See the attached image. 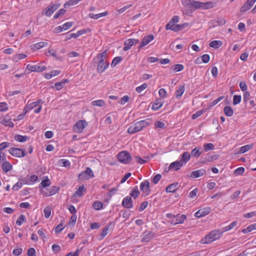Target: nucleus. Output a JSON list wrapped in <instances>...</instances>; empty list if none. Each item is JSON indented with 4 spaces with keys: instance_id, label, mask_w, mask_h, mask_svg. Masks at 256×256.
Wrapping results in <instances>:
<instances>
[{
    "instance_id": "1",
    "label": "nucleus",
    "mask_w": 256,
    "mask_h": 256,
    "mask_svg": "<svg viewBox=\"0 0 256 256\" xmlns=\"http://www.w3.org/2000/svg\"><path fill=\"white\" fill-rule=\"evenodd\" d=\"M106 56L107 50H105L97 54L94 58L98 60L96 71L98 74H102L109 67L110 63L106 60Z\"/></svg>"
},
{
    "instance_id": "2",
    "label": "nucleus",
    "mask_w": 256,
    "mask_h": 256,
    "mask_svg": "<svg viewBox=\"0 0 256 256\" xmlns=\"http://www.w3.org/2000/svg\"><path fill=\"white\" fill-rule=\"evenodd\" d=\"M214 6V4L212 2H202L196 0H192L188 11L192 12L196 9L208 10L212 8Z\"/></svg>"
},
{
    "instance_id": "3",
    "label": "nucleus",
    "mask_w": 256,
    "mask_h": 256,
    "mask_svg": "<svg viewBox=\"0 0 256 256\" xmlns=\"http://www.w3.org/2000/svg\"><path fill=\"white\" fill-rule=\"evenodd\" d=\"M150 121L149 119L142 120L131 126L128 130V133L133 134L140 131L144 128L147 126Z\"/></svg>"
},
{
    "instance_id": "4",
    "label": "nucleus",
    "mask_w": 256,
    "mask_h": 256,
    "mask_svg": "<svg viewBox=\"0 0 256 256\" xmlns=\"http://www.w3.org/2000/svg\"><path fill=\"white\" fill-rule=\"evenodd\" d=\"M223 231L213 230L206 235L204 238L201 240V243L203 244H208L213 241L218 239L222 236Z\"/></svg>"
},
{
    "instance_id": "5",
    "label": "nucleus",
    "mask_w": 256,
    "mask_h": 256,
    "mask_svg": "<svg viewBox=\"0 0 256 256\" xmlns=\"http://www.w3.org/2000/svg\"><path fill=\"white\" fill-rule=\"evenodd\" d=\"M42 108L40 101L32 102L28 104L25 108V112H40Z\"/></svg>"
},
{
    "instance_id": "6",
    "label": "nucleus",
    "mask_w": 256,
    "mask_h": 256,
    "mask_svg": "<svg viewBox=\"0 0 256 256\" xmlns=\"http://www.w3.org/2000/svg\"><path fill=\"white\" fill-rule=\"evenodd\" d=\"M46 69V66L43 63H38L36 65L28 64L26 70L30 72H40L45 70Z\"/></svg>"
},
{
    "instance_id": "7",
    "label": "nucleus",
    "mask_w": 256,
    "mask_h": 256,
    "mask_svg": "<svg viewBox=\"0 0 256 256\" xmlns=\"http://www.w3.org/2000/svg\"><path fill=\"white\" fill-rule=\"evenodd\" d=\"M118 160L122 164H128L130 162L132 158L130 153L126 151H122L118 154Z\"/></svg>"
},
{
    "instance_id": "8",
    "label": "nucleus",
    "mask_w": 256,
    "mask_h": 256,
    "mask_svg": "<svg viewBox=\"0 0 256 256\" xmlns=\"http://www.w3.org/2000/svg\"><path fill=\"white\" fill-rule=\"evenodd\" d=\"M94 176L93 172L89 167H87L86 170L82 172L78 176L80 180H89Z\"/></svg>"
},
{
    "instance_id": "9",
    "label": "nucleus",
    "mask_w": 256,
    "mask_h": 256,
    "mask_svg": "<svg viewBox=\"0 0 256 256\" xmlns=\"http://www.w3.org/2000/svg\"><path fill=\"white\" fill-rule=\"evenodd\" d=\"M8 152L12 156L16 157L22 158L26 154L25 149L11 148L9 149Z\"/></svg>"
},
{
    "instance_id": "10",
    "label": "nucleus",
    "mask_w": 256,
    "mask_h": 256,
    "mask_svg": "<svg viewBox=\"0 0 256 256\" xmlns=\"http://www.w3.org/2000/svg\"><path fill=\"white\" fill-rule=\"evenodd\" d=\"M188 26V23H184V24H172L170 27L169 26V24H166V30H172L174 32H177L180 30H183L186 26Z\"/></svg>"
},
{
    "instance_id": "11",
    "label": "nucleus",
    "mask_w": 256,
    "mask_h": 256,
    "mask_svg": "<svg viewBox=\"0 0 256 256\" xmlns=\"http://www.w3.org/2000/svg\"><path fill=\"white\" fill-rule=\"evenodd\" d=\"M60 6V4H54L50 5L47 7L44 11V14L48 17H50L52 14Z\"/></svg>"
},
{
    "instance_id": "12",
    "label": "nucleus",
    "mask_w": 256,
    "mask_h": 256,
    "mask_svg": "<svg viewBox=\"0 0 256 256\" xmlns=\"http://www.w3.org/2000/svg\"><path fill=\"white\" fill-rule=\"evenodd\" d=\"M87 126V122L84 120H78L74 126V128L76 132L80 133L86 126Z\"/></svg>"
},
{
    "instance_id": "13",
    "label": "nucleus",
    "mask_w": 256,
    "mask_h": 256,
    "mask_svg": "<svg viewBox=\"0 0 256 256\" xmlns=\"http://www.w3.org/2000/svg\"><path fill=\"white\" fill-rule=\"evenodd\" d=\"M138 42H139V40L137 39H135V38L128 39L124 42L123 50L124 51H127L128 50H130L133 45L137 44Z\"/></svg>"
},
{
    "instance_id": "14",
    "label": "nucleus",
    "mask_w": 256,
    "mask_h": 256,
    "mask_svg": "<svg viewBox=\"0 0 256 256\" xmlns=\"http://www.w3.org/2000/svg\"><path fill=\"white\" fill-rule=\"evenodd\" d=\"M186 219V216L185 214H176L172 219L170 222L173 224H182Z\"/></svg>"
},
{
    "instance_id": "15",
    "label": "nucleus",
    "mask_w": 256,
    "mask_h": 256,
    "mask_svg": "<svg viewBox=\"0 0 256 256\" xmlns=\"http://www.w3.org/2000/svg\"><path fill=\"white\" fill-rule=\"evenodd\" d=\"M140 190L145 194L146 196L149 194L150 192V183L148 180L142 182L140 184Z\"/></svg>"
},
{
    "instance_id": "16",
    "label": "nucleus",
    "mask_w": 256,
    "mask_h": 256,
    "mask_svg": "<svg viewBox=\"0 0 256 256\" xmlns=\"http://www.w3.org/2000/svg\"><path fill=\"white\" fill-rule=\"evenodd\" d=\"M0 124L10 127H13L14 126L11 120V118L8 114L0 118Z\"/></svg>"
},
{
    "instance_id": "17",
    "label": "nucleus",
    "mask_w": 256,
    "mask_h": 256,
    "mask_svg": "<svg viewBox=\"0 0 256 256\" xmlns=\"http://www.w3.org/2000/svg\"><path fill=\"white\" fill-rule=\"evenodd\" d=\"M154 36L153 34H150L145 36L142 40L140 45V48H142L148 44L150 42L154 40Z\"/></svg>"
},
{
    "instance_id": "18",
    "label": "nucleus",
    "mask_w": 256,
    "mask_h": 256,
    "mask_svg": "<svg viewBox=\"0 0 256 256\" xmlns=\"http://www.w3.org/2000/svg\"><path fill=\"white\" fill-rule=\"evenodd\" d=\"M210 212V208L208 207L201 208L195 213L194 216L196 218H201L208 214Z\"/></svg>"
},
{
    "instance_id": "19",
    "label": "nucleus",
    "mask_w": 256,
    "mask_h": 256,
    "mask_svg": "<svg viewBox=\"0 0 256 256\" xmlns=\"http://www.w3.org/2000/svg\"><path fill=\"white\" fill-rule=\"evenodd\" d=\"M122 206L126 208H132V200L130 196L125 197L122 202Z\"/></svg>"
},
{
    "instance_id": "20",
    "label": "nucleus",
    "mask_w": 256,
    "mask_h": 256,
    "mask_svg": "<svg viewBox=\"0 0 256 256\" xmlns=\"http://www.w3.org/2000/svg\"><path fill=\"white\" fill-rule=\"evenodd\" d=\"M144 236L142 238V242H148L152 240L155 234L152 232H149L148 234L144 233Z\"/></svg>"
},
{
    "instance_id": "21",
    "label": "nucleus",
    "mask_w": 256,
    "mask_h": 256,
    "mask_svg": "<svg viewBox=\"0 0 256 256\" xmlns=\"http://www.w3.org/2000/svg\"><path fill=\"white\" fill-rule=\"evenodd\" d=\"M183 165L184 164L180 160L176 161L170 164L169 166V169L178 170H180Z\"/></svg>"
},
{
    "instance_id": "22",
    "label": "nucleus",
    "mask_w": 256,
    "mask_h": 256,
    "mask_svg": "<svg viewBox=\"0 0 256 256\" xmlns=\"http://www.w3.org/2000/svg\"><path fill=\"white\" fill-rule=\"evenodd\" d=\"M206 173V170L204 169H200L192 172L190 174V176L192 178H198L202 176Z\"/></svg>"
},
{
    "instance_id": "23",
    "label": "nucleus",
    "mask_w": 256,
    "mask_h": 256,
    "mask_svg": "<svg viewBox=\"0 0 256 256\" xmlns=\"http://www.w3.org/2000/svg\"><path fill=\"white\" fill-rule=\"evenodd\" d=\"M86 191V188L84 185L79 186L78 188L74 194L73 197H81L84 194V192Z\"/></svg>"
},
{
    "instance_id": "24",
    "label": "nucleus",
    "mask_w": 256,
    "mask_h": 256,
    "mask_svg": "<svg viewBox=\"0 0 256 256\" xmlns=\"http://www.w3.org/2000/svg\"><path fill=\"white\" fill-rule=\"evenodd\" d=\"M68 82L69 80L68 79H63L60 82H57L55 83V88L56 90H60L62 88L65 84L68 83Z\"/></svg>"
},
{
    "instance_id": "25",
    "label": "nucleus",
    "mask_w": 256,
    "mask_h": 256,
    "mask_svg": "<svg viewBox=\"0 0 256 256\" xmlns=\"http://www.w3.org/2000/svg\"><path fill=\"white\" fill-rule=\"evenodd\" d=\"M108 14V12L106 11L103 12H101V13L98 14H94L91 13L88 14V16L90 18L96 20L101 17L106 16Z\"/></svg>"
},
{
    "instance_id": "26",
    "label": "nucleus",
    "mask_w": 256,
    "mask_h": 256,
    "mask_svg": "<svg viewBox=\"0 0 256 256\" xmlns=\"http://www.w3.org/2000/svg\"><path fill=\"white\" fill-rule=\"evenodd\" d=\"M2 170L6 172L12 169V165L7 160L2 162L0 165Z\"/></svg>"
},
{
    "instance_id": "27",
    "label": "nucleus",
    "mask_w": 256,
    "mask_h": 256,
    "mask_svg": "<svg viewBox=\"0 0 256 256\" xmlns=\"http://www.w3.org/2000/svg\"><path fill=\"white\" fill-rule=\"evenodd\" d=\"M24 182L27 184L28 182V180H20L18 182L13 186L12 190H18L22 186Z\"/></svg>"
},
{
    "instance_id": "28",
    "label": "nucleus",
    "mask_w": 256,
    "mask_h": 256,
    "mask_svg": "<svg viewBox=\"0 0 256 256\" xmlns=\"http://www.w3.org/2000/svg\"><path fill=\"white\" fill-rule=\"evenodd\" d=\"M178 188V184L173 183L166 188V192H174Z\"/></svg>"
},
{
    "instance_id": "29",
    "label": "nucleus",
    "mask_w": 256,
    "mask_h": 256,
    "mask_svg": "<svg viewBox=\"0 0 256 256\" xmlns=\"http://www.w3.org/2000/svg\"><path fill=\"white\" fill-rule=\"evenodd\" d=\"M48 45V43L46 42H40L34 44L32 46V48L34 50H38L41 48L46 46Z\"/></svg>"
},
{
    "instance_id": "30",
    "label": "nucleus",
    "mask_w": 256,
    "mask_h": 256,
    "mask_svg": "<svg viewBox=\"0 0 256 256\" xmlns=\"http://www.w3.org/2000/svg\"><path fill=\"white\" fill-rule=\"evenodd\" d=\"M190 154L188 152H185L182 154L180 161L184 164L190 160Z\"/></svg>"
},
{
    "instance_id": "31",
    "label": "nucleus",
    "mask_w": 256,
    "mask_h": 256,
    "mask_svg": "<svg viewBox=\"0 0 256 256\" xmlns=\"http://www.w3.org/2000/svg\"><path fill=\"white\" fill-rule=\"evenodd\" d=\"M222 44V42L220 40H212L209 44V46L211 48L217 49L220 47Z\"/></svg>"
},
{
    "instance_id": "32",
    "label": "nucleus",
    "mask_w": 256,
    "mask_h": 256,
    "mask_svg": "<svg viewBox=\"0 0 256 256\" xmlns=\"http://www.w3.org/2000/svg\"><path fill=\"white\" fill-rule=\"evenodd\" d=\"M253 146V144H247L240 148L238 152V154H244L249 150H251Z\"/></svg>"
},
{
    "instance_id": "33",
    "label": "nucleus",
    "mask_w": 256,
    "mask_h": 256,
    "mask_svg": "<svg viewBox=\"0 0 256 256\" xmlns=\"http://www.w3.org/2000/svg\"><path fill=\"white\" fill-rule=\"evenodd\" d=\"M200 148H196L191 151L190 156L192 157L198 158L202 153V151H200Z\"/></svg>"
},
{
    "instance_id": "34",
    "label": "nucleus",
    "mask_w": 256,
    "mask_h": 256,
    "mask_svg": "<svg viewBox=\"0 0 256 256\" xmlns=\"http://www.w3.org/2000/svg\"><path fill=\"white\" fill-rule=\"evenodd\" d=\"M163 103L160 100H156L152 106V110H157L162 106Z\"/></svg>"
},
{
    "instance_id": "35",
    "label": "nucleus",
    "mask_w": 256,
    "mask_h": 256,
    "mask_svg": "<svg viewBox=\"0 0 256 256\" xmlns=\"http://www.w3.org/2000/svg\"><path fill=\"white\" fill-rule=\"evenodd\" d=\"M185 91L184 86H179L178 90L176 92V96L177 98H180L183 94Z\"/></svg>"
},
{
    "instance_id": "36",
    "label": "nucleus",
    "mask_w": 256,
    "mask_h": 256,
    "mask_svg": "<svg viewBox=\"0 0 256 256\" xmlns=\"http://www.w3.org/2000/svg\"><path fill=\"white\" fill-rule=\"evenodd\" d=\"M86 32H87L86 30V29L80 30H78L76 33L70 34L71 37H72V38H78L79 36H80L83 34H84Z\"/></svg>"
},
{
    "instance_id": "37",
    "label": "nucleus",
    "mask_w": 256,
    "mask_h": 256,
    "mask_svg": "<svg viewBox=\"0 0 256 256\" xmlns=\"http://www.w3.org/2000/svg\"><path fill=\"white\" fill-rule=\"evenodd\" d=\"M172 69L174 72H177L182 70L184 69V66L182 64H176L173 66Z\"/></svg>"
},
{
    "instance_id": "38",
    "label": "nucleus",
    "mask_w": 256,
    "mask_h": 256,
    "mask_svg": "<svg viewBox=\"0 0 256 256\" xmlns=\"http://www.w3.org/2000/svg\"><path fill=\"white\" fill-rule=\"evenodd\" d=\"M26 55L23 54H18L13 56L12 60L15 62H18L26 58Z\"/></svg>"
},
{
    "instance_id": "39",
    "label": "nucleus",
    "mask_w": 256,
    "mask_h": 256,
    "mask_svg": "<svg viewBox=\"0 0 256 256\" xmlns=\"http://www.w3.org/2000/svg\"><path fill=\"white\" fill-rule=\"evenodd\" d=\"M14 139L19 142H24L28 140V137L21 135H16L14 137Z\"/></svg>"
},
{
    "instance_id": "40",
    "label": "nucleus",
    "mask_w": 256,
    "mask_h": 256,
    "mask_svg": "<svg viewBox=\"0 0 256 256\" xmlns=\"http://www.w3.org/2000/svg\"><path fill=\"white\" fill-rule=\"evenodd\" d=\"M92 104L94 106H103L105 105V102L102 100H98L92 101Z\"/></svg>"
},
{
    "instance_id": "41",
    "label": "nucleus",
    "mask_w": 256,
    "mask_h": 256,
    "mask_svg": "<svg viewBox=\"0 0 256 256\" xmlns=\"http://www.w3.org/2000/svg\"><path fill=\"white\" fill-rule=\"evenodd\" d=\"M179 20V16H174L170 19V21L166 24H169L168 27H170L172 24H175L178 22Z\"/></svg>"
},
{
    "instance_id": "42",
    "label": "nucleus",
    "mask_w": 256,
    "mask_h": 256,
    "mask_svg": "<svg viewBox=\"0 0 256 256\" xmlns=\"http://www.w3.org/2000/svg\"><path fill=\"white\" fill-rule=\"evenodd\" d=\"M140 194L139 190H138V186H135L134 188L132 190L130 194V196L133 197L134 199L138 197Z\"/></svg>"
},
{
    "instance_id": "43",
    "label": "nucleus",
    "mask_w": 256,
    "mask_h": 256,
    "mask_svg": "<svg viewBox=\"0 0 256 256\" xmlns=\"http://www.w3.org/2000/svg\"><path fill=\"white\" fill-rule=\"evenodd\" d=\"M60 188L56 186H52L49 188L48 196H52L56 194L59 190Z\"/></svg>"
},
{
    "instance_id": "44",
    "label": "nucleus",
    "mask_w": 256,
    "mask_h": 256,
    "mask_svg": "<svg viewBox=\"0 0 256 256\" xmlns=\"http://www.w3.org/2000/svg\"><path fill=\"white\" fill-rule=\"evenodd\" d=\"M122 58L120 56L115 57L112 60L111 63V66L114 68L122 60Z\"/></svg>"
},
{
    "instance_id": "45",
    "label": "nucleus",
    "mask_w": 256,
    "mask_h": 256,
    "mask_svg": "<svg viewBox=\"0 0 256 256\" xmlns=\"http://www.w3.org/2000/svg\"><path fill=\"white\" fill-rule=\"evenodd\" d=\"M26 220V218L25 216L23 214H20L16 221V224L20 226L24 222H25Z\"/></svg>"
},
{
    "instance_id": "46",
    "label": "nucleus",
    "mask_w": 256,
    "mask_h": 256,
    "mask_svg": "<svg viewBox=\"0 0 256 256\" xmlns=\"http://www.w3.org/2000/svg\"><path fill=\"white\" fill-rule=\"evenodd\" d=\"M237 224V222L234 221L231 223L230 225L225 226L223 228V232H227L232 229L234 226H236Z\"/></svg>"
},
{
    "instance_id": "47",
    "label": "nucleus",
    "mask_w": 256,
    "mask_h": 256,
    "mask_svg": "<svg viewBox=\"0 0 256 256\" xmlns=\"http://www.w3.org/2000/svg\"><path fill=\"white\" fill-rule=\"evenodd\" d=\"M102 203L98 201H96L92 205V208L96 210H100L102 209Z\"/></svg>"
},
{
    "instance_id": "48",
    "label": "nucleus",
    "mask_w": 256,
    "mask_h": 256,
    "mask_svg": "<svg viewBox=\"0 0 256 256\" xmlns=\"http://www.w3.org/2000/svg\"><path fill=\"white\" fill-rule=\"evenodd\" d=\"M8 109V104L5 102H0V112L7 111Z\"/></svg>"
},
{
    "instance_id": "49",
    "label": "nucleus",
    "mask_w": 256,
    "mask_h": 256,
    "mask_svg": "<svg viewBox=\"0 0 256 256\" xmlns=\"http://www.w3.org/2000/svg\"><path fill=\"white\" fill-rule=\"evenodd\" d=\"M252 6H250L246 2L242 5V6L240 8V11L242 12H244L251 8Z\"/></svg>"
},
{
    "instance_id": "50",
    "label": "nucleus",
    "mask_w": 256,
    "mask_h": 256,
    "mask_svg": "<svg viewBox=\"0 0 256 256\" xmlns=\"http://www.w3.org/2000/svg\"><path fill=\"white\" fill-rule=\"evenodd\" d=\"M192 0H182V2L183 4V6L185 7L186 9L188 10H189V8H190L191 3H192Z\"/></svg>"
},
{
    "instance_id": "51",
    "label": "nucleus",
    "mask_w": 256,
    "mask_h": 256,
    "mask_svg": "<svg viewBox=\"0 0 256 256\" xmlns=\"http://www.w3.org/2000/svg\"><path fill=\"white\" fill-rule=\"evenodd\" d=\"M158 94L161 98H165L167 97L166 90L164 88H160L158 90Z\"/></svg>"
},
{
    "instance_id": "52",
    "label": "nucleus",
    "mask_w": 256,
    "mask_h": 256,
    "mask_svg": "<svg viewBox=\"0 0 256 256\" xmlns=\"http://www.w3.org/2000/svg\"><path fill=\"white\" fill-rule=\"evenodd\" d=\"M204 148L205 152L214 149V146L212 143L205 144H204Z\"/></svg>"
},
{
    "instance_id": "53",
    "label": "nucleus",
    "mask_w": 256,
    "mask_h": 256,
    "mask_svg": "<svg viewBox=\"0 0 256 256\" xmlns=\"http://www.w3.org/2000/svg\"><path fill=\"white\" fill-rule=\"evenodd\" d=\"M148 86V85L146 83H144L140 85L139 86L136 88V91L138 93L142 92Z\"/></svg>"
},
{
    "instance_id": "54",
    "label": "nucleus",
    "mask_w": 256,
    "mask_h": 256,
    "mask_svg": "<svg viewBox=\"0 0 256 256\" xmlns=\"http://www.w3.org/2000/svg\"><path fill=\"white\" fill-rule=\"evenodd\" d=\"M44 215L46 218H48L51 214V208L49 206H46L44 210Z\"/></svg>"
},
{
    "instance_id": "55",
    "label": "nucleus",
    "mask_w": 256,
    "mask_h": 256,
    "mask_svg": "<svg viewBox=\"0 0 256 256\" xmlns=\"http://www.w3.org/2000/svg\"><path fill=\"white\" fill-rule=\"evenodd\" d=\"M58 164H62L63 166L67 167L69 166L70 164L68 160L62 159L58 161Z\"/></svg>"
},
{
    "instance_id": "56",
    "label": "nucleus",
    "mask_w": 256,
    "mask_h": 256,
    "mask_svg": "<svg viewBox=\"0 0 256 256\" xmlns=\"http://www.w3.org/2000/svg\"><path fill=\"white\" fill-rule=\"evenodd\" d=\"M111 224V223L109 224V225H108L106 226L104 229L102 230L100 236L102 237V238H104L108 233V230H109L110 225Z\"/></svg>"
},
{
    "instance_id": "57",
    "label": "nucleus",
    "mask_w": 256,
    "mask_h": 256,
    "mask_svg": "<svg viewBox=\"0 0 256 256\" xmlns=\"http://www.w3.org/2000/svg\"><path fill=\"white\" fill-rule=\"evenodd\" d=\"M50 184V181L48 178L42 180L40 183L41 187L44 188L49 186Z\"/></svg>"
},
{
    "instance_id": "58",
    "label": "nucleus",
    "mask_w": 256,
    "mask_h": 256,
    "mask_svg": "<svg viewBox=\"0 0 256 256\" xmlns=\"http://www.w3.org/2000/svg\"><path fill=\"white\" fill-rule=\"evenodd\" d=\"M73 24L74 23L71 22H66L62 25V28L64 30H67L70 28L73 25Z\"/></svg>"
},
{
    "instance_id": "59",
    "label": "nucleus",
    "mask_w": 256,
    "mask_h": 256,
    "mask_svg": "<svg viewBox=\"0 0 256 256\" xmlns=\"http://www.w3.org/2000/svg\"><path fill=\"white\" fill-rule=\"evenodd\" d=\"M224 96H219L218 98L214 100L211 104H210V106H216L217 104H218L220 101H221L224 98Z\"/></svg>"
},
{
    "instance_id": "60",
    "label": "nucleus",
    "mask_w": 256,
    "mask_h": 256,
    "mask_svg": "<svg viewBox=\"0 0 256 256\" xmlns=\"http://www.w3.org/2000/svg\"><path fill=\"white\" fill-rule=\"evenodd\" d=\"M241 101V96L240 95H235L233 98V104H239Z\"/></svg>"
},
{
    "instance_id": "61",
    "label": "nucleus",
    "mask_w": 256,
    "mask_h": 256,
    "mask_svg": "<svg viewBox=\"0 0 256 256\" xmlns=\"http://www.w3.org/2000/svg\"><path fill=\"white\" fill-rule=\"evenodd\" d=\"M10 143L8 142H4L0 144V152H2V150L5 148L9 147Z\"/></svg>"
},
{
    "instance_id": "62",
    "label": "nucleus",
    "mask_w": 256,
    "mask_h": 256,
    "mask_svg": "<svg viewBox=\"0 0 256 256\" xmlns=\"http://www.w3.org/2000/svg\"><path fill=\"white\" fill-rule=\"evenodd\" d=\"M130 99V98L128 96H124L122 98H121L119 101V103L121 104H124L126 103Z\"/></svg>"
},
{
    "instance_id": "63",
    "label": "nucleus",
    "mask_w": 256,
    "mask_h": 256,
    "mask_svg": "<svg viewBox=\"0 0 256 256\" xmlns=\"http://www.w3.org/2000/svg\"><path fill=\"white\" fill-rule=\"evenodd\" d=\"M161 178L162 175L160 174H157L154 177V178L152 180V182L154 184H156L158 183V182H159Z\"/></svg>"
},
{
    "instance_id": "64",
    "label": "nucleus",
    "mask_w": 256,
    "mask_h": 256,
    "mask_svg": "<svg viewBox=\"0 0 256 256\" xmlns=\"http://www.w3.org/2000/svg\"><path fill=\"white\" fill-rule=\"evenodd\" d=\"M154 126L156 128H164L165 124L162 122L157 121L155 122Z\"/></svg>"
}]
</instances>
